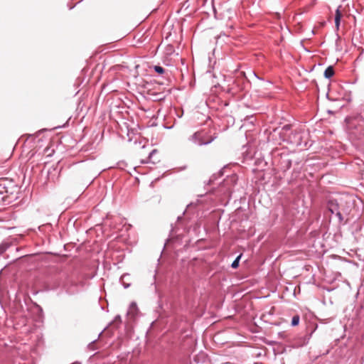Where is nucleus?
I'll use <instances>...</instances> for the list:
<instances>
[{
	"label": "nucleus",
	"instance_id": "20e7f679",
	"mask_svg": "<svg viewBox=\"0 0 364 364\" xmlns=\"http://www.w3.org/2000/svg\"><path fill=\"white\" fill-rule=\"evenodd\" d=\"M341 16L342 15L341 11H339V9H337L335 16V24L337 28H338L339 27Z\"/></svg>",
	"mask_w": 364,
	"mask_h": 364
},
{
	"label": "nucleus",
	"instance_id": "9d476101",
	"mask_svg": "<svg viewBox=\"0 0 364 364\" xmlns=\"http://www.w3.org/2000/svg\"><path fill=\"white\" fill-rule=\"evenodd\" d=\"M10 157H11V154H8L6 155V158L5 159V160H4V161L8 160Z\"/></svg>",
	"mask_w": 364,
	"mask_h": 364
},
{
	"label": "nucleus",
	"instance_id": "f257e3e1",
	"mask_svg": "<svg viewBox=\"0 0 364 364\" xmlns=\"http://www.w3.org/2000/svg\"><path fill=\"white\" fill-rule=\"evenodd\" d=\"M328 208L331 213H336L340 220H342V215L339 211L338 205L336 201L331 200L328 203Z\"/></svg>",
	"mask_w": 364,
	"mask_h": 364
},
{
	"label": "nucleus",
	"instance_id": "f03ea898",
	"mask_svg": "<svg viewBox=\"0 0 364 364\" xmlns=\"http://www.w3.org/2000/svg\"><path fill=\"white\" fill-rule=\"evenodd\" d=\"M201 135H202V134H201V133H199V132H197V133H196V134L193 135V138H195L196 139H198V140H199V141H198V144H200V145H201V144H206L210 143V142L212 141V139H210V140H207V141H204V140H203V139H201V137H202V136H201Z\"/></svg>",
	"mask_w": 364,
	"mask_h": 364
},
{
	"label": "nucleus",
	"instance_id": "7ed1b4c3",
	"mask_svg": "<svg viewBox=\"0 0 364 364\" xmlns=\"http://www.w3.org/2000/svg\"><path fill=\"white\" fill-rule=\"evenodd\" d=\"M334 75V70L332 66L328 67L324 71V76L326 78H331Z\"/></svg>",
	"mask_w": 364,
	"mask_h": 364
},
{
	"label": "nucleus",
	"instance_id": "1a4fd4ad",
	"mask_svg": "<svg viewBox=\"0 0 364 364\" xmlns=\"http://www.w3.org/2000/svg\"><path fill=\"white\" fill-rule=\"evenodd\" d=\"M4 188L5 189L4 192H5L6 195L3 196L1 198H2L3 200H6V198H9L10 196L9 194V191L7 189H6L5 187H4Z\"/></svg>",
	"mask_w": 364,
	"mask_h": 364
},
{
	"label": "nucleus",
	"instance_id": "423d86ee",
	"mask_svg": "<svg viewBox=\"0 0 364 364\" xmlns=\"http://www.w3.org/2000/svg\"><path fill=\"white\" fill-rule=\"evenodd\" d=\"M137 310L136 304L135 303H132L129 306V314H134L135 311Z\"/></svg>",
	"mask_w": 364,
	"mask_h": 364
},
{
	"label": "nucleus",
	"instance_id": "9b49d317",
	"mask_svg": "<svg viewBox=\"0 0 364 364\" xmlns=\"http://www.w3.org/2000/svg\"><path fill=\"white\" fill-rule=\"evenodd\" d=\"M4 193V191H0V194H3Z\"/></svg>",
	"mask_w": 364,
	"mask_h": 364
},
{
	"label": "nucleus",
	"instance_id": "39448f33",
	"mask_svg": "<svg viewBox=\"0 0 364 364\" xmlns=\"http://www.w3.org/2000/svg\"><path fill=\"white\" fill-rule=\"evenodd\" d=\"M300 317L299 315H295L293 316L291 320V325L295 326H297L299 323Z\"/></svg>",
	"mask_w": 364,
	"mask_h": 364
},
{
	"label": "nucleus",
	"instance_id": "6e6552de",
	"mask_svg": "<svg viewBox=\"0 0 364 364\" xmlns=\"http://www.w3.org/2000/svg\"><path fill=\"white\" fill-rule=\"evenodd\" d=\"M154 70L159 74H163L164 73V69L162 67L159 66V65L154 66Z\"/></svg>",
	"mask_w": 364,
	"mask_h": 364
},
{
	"label": "nucleus",
	"instance_id": "ddd939ff",
	"mask_svg": "<svg viewBox=\"0 0 364 364\" xmlns=\"http://www.w3.org/2000/svg\"><path fill=\"white\" fill-rule=\"evenodd\" d=\"M2 159L1 154H0V160Z\"/></svg>",
	"mask_w": 364,
	"mask_h": 364
},
{
	"label": "nucleus",
	"instance_id": "0eeeda50",
	"mask_svg": "<svg viewBox=\"0 0 364 364\" xmlns=\"http://www.w3.org/2000/svg\"><path fill=\"white\" fill-rule=\"evenodd\" d=\"M240 257H241V255H239V256H238V257L235 259V261L232 263L231 267H232V268L236 269V268L238 267V265H239V261H240Z\"/></svg>",
	"mask_w": 364,
	"mask_h": 364
},
{
	"label": "nucleus",
	"instance_id": "f8f14e48",
	"mask_svg": "<svg viewBox=\"0 0 364 364\" xmlns=\"http://www.w3.org/2000/svg\"><path fill=\"white\" fill-rule=\"evenodd\" d=\"M52 152H53V151H52ZM53 153H50L48 154V156H50Z\"/></svg>",
	"mask_w": 364,
	"mask_h": 364
}]
</instances>
